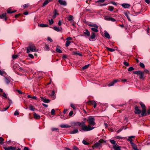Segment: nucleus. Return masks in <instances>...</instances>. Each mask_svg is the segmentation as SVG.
<instances>
[{
	"mask_svg": "<svg viewBox=\"0 0 150 150\" xmlns=\"http://www.w3.org/2000/svg\"><path fill=\"white\" fill-rule=\"evenodd\" d=\"M27 52L29 53L30 52H35L36 48L35 46L33 44L30 45L27 48Z\"/></svg>",
	"mask_w": 150,
	"mask_h": 150,
	"instance_id": "f257e3e1",
	"label": "nucleus"
},
{
	"mask_svg": "<svg viewBox=\"0 0 150 150\" xmlns=\"http://www.w3.org/2000/svg\"><path fill=\"white\" fill-rule=\"evenodd\" d=\"M88 121L89 125H91L93 126H94L96 123L95 122V119L91 116H90L88 118V119L87 120Z\"/></svg>",
	"mask_w": 150,
	"mask_h": 150,
	"instance_id": "f03ea898",
	"label": "nucleus"
},
{
	"mask_svg": "<svg viewBox=\"0 0 150 150\" xmlns=\"http://www.w3.org/2000/svg\"><path fill=\"white\" fill-rule=\"evenodd\" d=\"M89 126L90 125H88V126H83V127H81V129L79 130L80 131H89Z\"/></svg>",
	"mask_w": 150,
	"mask_h": 150,
	"instance_id": "7ed1b4c3",
	"label": "nucleus"
},
{
	"mask_svg": "<svg viewBox=\"0 0 150 150\" xmlns=\"http://www.w3.org/2000/svg\"><path fill=\"white\" fill-rule=\"evenodd\" d=\"M3 148L5 150H15L16 149V147L12 146H9L8 147H4Z\"/></svg>",
	"mask_w": 150,
	"mask_h": 150,
	"instance_id": "20e7f679",
	"label": "nucleus"
},
{
	"mask_svg": "<svg viewBox=\"0 0 150 150\" xmlns=\"http://www.w3.org/2000/svg\"><path fill=\"white\" fill-rule=\"evenodd\" d=\"M96 35L95 33L92 32L91 33V35L88 38L90 41H93V40L96 38Z\"/></svg>",
	"mask_w": 150,
	"mask_h": 150,
	"instance_id": "39448f33",
	"label": "nucleus"
},
{
	"mask_svg": "<svg viewBox=\"0 0 150 150\" xmlns=\"http://www.w3.org/2000/svg\"><path fill=\"white\" fill-rule=\"evenodd\" d=\"M83 34L85 36L87 37H89L90 35V31L88 29H85L83 32Z\"/></svg>",
	"mask_w": 150,
	"mask_h": 150,
	"instance_id": "423d86ee",
	"label": "nucleus"
},
{
	"mask_svg": "<svg viewBox=\"0 0 150 150\" xmlns=\"http://www.w3.org/2000/svg\"><path fill=\"white\" fill-rule=\"evenodd\" d=\"M135 108L134 112L135 114H139L141 112V110L138 109V107L137 105L135 106Z\"/></svg>",
	"mask_w": 150,
	"mask_h": 150,
	"instance_id": "0eeeda50",
	"label": "nucleus"
},
{
	"mask_svg": "<svg viewBox=\"0 0 150 150\" xmlns=\"http://www.w3.org/2000/svg\"><path fill=\"white\" fill-rule=\"evenodd\" d=\"M118 81V80L117 79H115L113 81H112L108 85V86H113L114 85V84Z\"/></svg>",
	"mask_w": 150,
	"mask_h": 150,
	"instance_id": "6e6552de",
	"label": "nucleus"
},
{
	"mask_svg": "<svg viewBox=\"0 0 150 150\" xmlns=\"http://www.w3.org/2000/svg\"><path fill=\"white\" fill-rule=\"evenodd\" d=\"M146 108H144L142 109V114H141V117L145 116L146 115Z\"/></svg>",
	"mask_w": 150,
	"mask_h": 150,
	"instance_id": "1a4fd4ad",
	"label": "nucleus"
},
{
	"mask_svg": "<svg viewBox=\"0 0 150 150\" xmlns=\"http://www.w3.org/2000/svg\"><path fill=\"white\" fill-rule=\"evenodd\" d=\"M135 136H131L128 137V138L127 139V140L130 142V143L131 144L132 143H133L132 141L133 139H134Z\"/></svg>",
	"mask_w": 150,
	"mask_h": 150,
	"instance_id": "9d476101",
	"label": "nucleus"
},
{
	"mask_svg": "<svg viewBox=\"0 0 150 150\" xmlns=\"http://www.w3.org/2000/svg\"><path fill=\"white\" fill-rule=\"evenodd\" d=\"M112 146L114 150H121L120 146L117 144L113 145Z\"/></svg>",
	"mask_w": 150,
	"mask_h": 150,
	"instance_id": "9b49d317",
	"label": "nucleus"
},
{
	"mask_svg": "<svg viewBox=\"0 0 150 150\" xmlns=\"http://www.w3.org/2000/svg\"><path fill=\"white\" fill-rule=\"evenodd\" d=\"M125 15L127 17L128 21H131V20L130 17V16H132V14H129V13H128L127 12L125 13Z\"/></svg>",
	"mask_w": 150,
	"mask_h": 150,
	"instance_id": "f8f14e48",
	"label": "nucleus"
},
{
	"mask_svg": "<svg viewBox=\"0 0 150 150\" xmlns=\"http://www.w3.org/2000/svg\"><path fill=\"white\" fill-rule=\"evenodd\" d=\"M59 3L61 5L64 6H66L67 5V3L65 1L62 0H58Z\"/></svg>",
	"mask_w": 150,
	"mask_h": 150,
	"instance_id": "ddd939ff",
	"label": "nucleus"
},
{
	"mask_svg": "<svg viewBox=\"0 0 150 150\" xmlns=\"http://www.w3.org/2000/svg\"><path fill=\"white\" fill-rule=\"evenodd\" d=\"M33 115L34 118L37 119H40V115L37 114L35 112H34L33 113Z\"/></svg>",
	"mask_w": 150,
	"mask_h": 150,
	"instance_id": "4468645a",
	"label": "nucleus"
},
{
	"mask_svg": "<svg viewBox=\"0 0 150 150\" xmlns=\"http://www.w3.org/2000/svg\"><path fill=\"white\" fill-rule=\"evenodd\" d=\"M98 26H96L94 27L91 28V29L93 31L95 32H98Z\"/></svg>",
	"mask_w": 150,
	"mask_h": 150,
	"instance_id": "2eb2a0df",
	"label": "nucleus"
},
{
	"mask_svg": "<svg viewBox=\"0 0 150 150\" xmlns=\"http://www.w3.org/2000/svg\"><path fill=\"white\" fill-rule=\"evenodd\" d=\"M43 45H45L44 49L45 50L48 51L50 50V48L49 45H48L45 43H43Z\"/></svg>",
	"mask_w": 150,
	"mask_h": 150,
	"instance_id": "dca6fc26",
	"label": "nucleus"
},
{
	"mask_svg": "<svg viewBox=\"0 0 150 150\" xmlns=\"http://www.w3.org/2000/svg\"><path fill=\"white\" fill-rule=\"evenodd\" d=\"M41 99L42 101L45 103H49L50 102L49 99H46L43 97H41Z\"/></svg>",
	"mask_w": 150,
	"mask_h": 150,
	"instance_id": "f3484780",
	"label": "nucleus"
},
{
	"mask_svg": "<svg viewBox=\"0 0 150 150\" xmlns=\"http://www.w3.org/2000/svg\"><path fill=\"white\" fill-rule=\"evenodd\" d=\"M54 15L52 16V17L53 18H56V16L58 15V13H57V10L56 9H54L53 12Z\"/></svg>",
	"mask_w": 150,
	"mask_h": 150,
	"instance_id": "a211bd4d",
	"label": "nucleus"
},
{
	"mask_svg": "<svg viewBox=\"0 0 150 150\" xmlns=\"http://www.w3.org/2000/svg\"><path fill=\"white\" fill-rule=\"evenodd\" d=\"M131 144L132 146V148L134 150H139L138 149L137 146L134 143H132V144Z\"/></svg>",
	"mask_w": 150,
	"mask_h": 150,
	"instance_id": "6ab92c4d",
	"label": "nucleus"
},
{
	"mask_svg": "<svg viewBox=\"0 0 150 150\" xmlns=\"http://www.w3.org/2000/svg\"><path fill=\"white\" fill-rule=\"evenodd\" d=\"M121 5L125 8H128L130 6V5L129 4L125 3L122 4Z\"/></svg>",
	"mask_w": 150,
	"mask_h": 150,
	"instance_id": "aec40b11",
	"label": "nucleus"
},
{
	"mask_svg": "<svg viewBox=\"0 0 150 150\" xmlns=\"http://www.w3.org/2000/svg\"><path fill=\"white\" fill-rule=\"evenodd\" d=\"M6 13H4L2 15H0V18H4V20L6 21L7 20V18L6 17Z\"/></svg>",
	"mask_w": 150,
	"mask_h": 150,
	"instance_id": "412c9836",
	"label": "nucleus"
},
{
	"mask_svg": "<svg viewBox=\"0 0 150 150\" xmlns=\"http://www.w3.org/2000/svg\"><path fill=\"white\" fill-rule=\"evenodd\" d=\"M6 13H4L2 15H0V18H4V20L6 21L7 20V18L6 17Z\"/></svg>",
	"mask_w": 150,
	"mask_h": 150,
	"instance_id": "4be33fe9",
	"label": "nucleus"
},
{
	"mask_svg": "<svg viewBox=\"0 0 150 150\" xmlns=\"http://www.w3.org/2000/svg\"><path fill=\"white\" fill-rule=\"evenodd\" d=\"M6 13H4L2 15H0V18H4V20L6 21L7 20V18L6 17Z\"/></svg>",
	"mask_w": 150,
	"mask_h": 150,
	"instance_id": "5701e85b",
	"label": "nucleus"
},
{
	"mask_svg": "<svg viewBox=\"0 0 150 150\" xmlns=\"http://www.w3.org/2000/svg\"><path fill=\"white\" fill-rule=\"evenodd\" d=\"M52 0H45L44 3L43 4L42 6H44L47 5L48 3L50 2Z\"/></svg>",
	"mask_w": 150,
	"mask_h": 150,
	"instance_id": "b1692460",
	"label": "nucleus"
},
{
	"mask_svg": "<svg viewBox=\"0 0 150 150\" xmlns=\"http://www.w3.org/2000/svg\"><path fill=\"white\" fill-rule=\"evenodd\" d=\"M78 132V130L77 129H76L70 132V133L71 134H74L77 133Z\"/></svg>",
	"mask_w": 150,
	"mask_h": 150,
	"instance_id": "393cba45",
	"label": "nucleus"
},
{
	"mask_svg": "<svg viewBox=\"0 0 150 150\" xmlns=\"http://www.w3.org/2000/svg\"><path fill=\"white\" fill-rule=\"evenodd\" d=\"M60 126L62 128H69L71 127L70 125H60Z\"/></svg>",
	"mask_w": 150,
	"mask_h": 150,
	"instance_id": "a878e982",
	"label": "nucleus"
},
{
	"mask_svg": "<svg viewBox=\"0 0 150 150\" xmlns=\"http://www.w3.org/2000/svg\"><path fill=\"white\" fill-rule=\"evenodd\" d=\"M53 28L54 30L57 32L60 31L62 30L61 28L60 29L59 27L56 26L54 27Z\"/></svg>",
	"mask_w": 150,
	"mask_h": 150,
	"instance_id": "bb28decb",
	"label": "nucleus"
},
{
	"mask_svg": "<svg viewBox=\"0 0 150 150\" xmlns=\"http://www.w3.org/2000/svg\"><path fill=\"white\" fill-rule=\"evenodd\" d=\"M142 72L140 71H134V74L139 75H140Z\"/></svg>",
	"mask_w": 150,
	"mask_h": 150,
	"instance_id": "cd10ccee",
	"label": "nucleus"
},
{
	"mask_svg": "<svg viewBox=\"0 0 150 150\" xmlns=\"http://www.w3.org/2000/svg\"><path fill=\"white\" fill-rule=\"evenodd\" d=\"M38 26L41 27H47L48 25L46 24L41 23L40 24H38Z\"/></svg>",
	"mask_w": 150,
	"mask_h": 150,
	"instance_id": "c85d7f7f",
	"label": "nucleus"
},
{
	"mask_svg": "<svg viewBox=\"0 0 150 150\" xmlns=\"http://www.w3.org/2000/svg\"><path fill=\"white\" fill-rule=\"evenodd\" d=\"M29 108L30 110H32L33 111H34L35 109V108H34L33 106L32 105H29Z\"/></svg>",
	"mask_w": 150,
	"mask_h": 150,
	"instance_id": "c756f323",
	"label": "nucleus"
},
{
	"mask_svg": "<svg viewBox=\"0 0 150 150\" xmlns=\"http://www.w3.org/2000/svg\"><path fill=\"white\" fill-rule=\"evenodd\" d=\"M104 36L106 38L109 39L110 38V36L109 34L107 32H106L104 33Z\"/></svg>",
	"mask_w": 150,
	"mask_h": 150,
	"instance_id": "7c9ffc66",
	"label": "nucleus"
},
{
	"mask_svg": "<svg viewBox=\"0 0 150 150\" xmlns=\"http://www.w3.org/2000/svg\"><path fill=\"white\" fill-rule=\"evenodd\" d=\"M114 8L112 6H109L108 7V10L110 11H112L113 10Z\"/></svg>",
	"mask_w": 150,
	"mask_h": 150,
	"instance_id": "2f4dec72",
	"label": "nucleus"
},
{
	"mask_svg": "<svg viewBox=\"0 0 150 150\" xmlns=\"http://www.w3.org/2000/svg\"><path fill=\"white\" fill-rule=\"evenodd\" d=\"M106 48L110 52H113L115 50L114 49L108 47H106Z\"/></svg>",
	"mask_w": 150,
	"mask_h": 150,
	"instance_id": "473e14b6",
	"label": "nucleus"
},
{
	"mask_svg": "<svg viewBox=\"0 0 150 150\" xmlns=\"http://www.w3.org/2000/svg\"><path fill=\"white\" fill-rule=\"evenodd\" d=\"M71 42L68 40H67L65 43V46L66 47H68L70 44Z\"/></svg>",
	"mask_w": 150,
	"mask_h": 150,
	"instance_id": "72a5a7b5",
	"label": "nucleus"
},
{
	"mask_svg": "<svg viewBox=\"0 0 150 150\" xmlns=\"http://www.w3.org/2000/svg\"><path fill=\"white\" fill-rule=\"evenodd\" d=\"M73 17L71 15H69L68 17V20L69 21H71L73 19Z\"/></svg>",
	"mask_w": 150,
	"mask_h": 150,
	"instance_id": "f704fd0d",
	"label": "nucleus"
},
{
	"mask_svg": "<svg viewBox=\"0 0 150 150\" xmlns=\"http://www.w3.org/2000/svg\"><path fill=\"white\" fill-rule=\"evenodd\" d=\"M110 142L111 144H113V145L117 144H116L115 141L114 140H110Z\"/></svg>",
	"mask_w": 150,
	"mask_h": 150,
	"instance_id": "c9c22d12",
	"label": "nucleus"
},
{
	"mask_svg": "<svg viewBox=\"0 0 150 150\" xmlns=\"http://www.w3.org/2000/svg\"><path fill=\"white\" fill-rule=\"evenodd\" d=\"M4 139L2 137H0V144H3Z\"/></svg>",
	"mask_w": 150,
	"mask_h": 150,
	"instance_id": "e433bc0d",
	"label": "nucleus"
},
{
	"mask_svg": "<svg viewBox=\"0 0 150 150\" xmlns=\"http://www.w3.org/2000/svg\"><path fill=\"white\" fill-rule=\"evenodd\" d=\"M82 143L84 144L85 145H88L89 144V143L85 140L83 141Z\"/></svg>",
	"mask_w": 150,
	"mask_h": 150,
	"instance_id": "4c0bfd02",
	"label": "nucleus"
},
{
	"mask_svg": "<svg viewBox=\"0 0 150 150\" xmlns=\"http://www.w3.org/2000/svg\"><path fill=\"white\" fill-rule=\"evenodd\" d=\"M89 66V64H88L86 65H85L84 67H83V69H87Z\"/></svg>",
	"mask_w": 150,
	"mask_h": 150,
	"instance_id": "58836bf2",
	"label": "nucleus"
},
{
	"mask_svg": "<svg viewBox=\"0 0 150 150\" xmlns=\"http://www.w3.org/2000/svg\"><path fill=\"white\" fill-rule=\"evenodd\" d=\"M49 23L50 25H51L53 23L54 21L52 19H51L50 20H49Z\"/></svg>",
	"mask_w": 150,
	"mask_h": 150,
	"instance_id": "ea45409f",
	"label": "nucleus"
},
{
	"mask_svg": "<svg viewBox=\"0 0 150 150\" xmlns=\"http://www.w3.org/2000/svg\"><path fill=\"white\" fill-rule=\"evenodd\" d=\"M88 25L90 26L93 27V28L97 26L96 24H89Z\"/></svg>",
	"mask_w": 150,
	"mask_h": 150,
	"instance_id": "a19ab883",
	"label": "nucleus"
},
{
	"mask_svg": "<svg viewBox=\"0 0 150 150\" xmlns=\"http://www.w3.org/2000/svg\"><path fill=\"white\" fill-rule=\"evenodd\" d=\"M56 51L58 52L59 53H62V50L59 49L57 48L56 49Z\"/></svg>",
	"mask_w": 150,
	"mask_h": 150,
	"instance_id": "79ce46f5",
	"label": "nucleus"
},
{
	"mask_svg": "<svg viewBox=\"0 0 150 150\" xmlns=\"http://www.w3.org/2000/svg\"><path fill=\"white\" fill-rule=\"evenodd\" d=\"M18 55H12V57L13 59H16L18 57Z\"/></svg>",
	"mask_w": 150,
	"mask_h": 150,
	"instance_id": "37998d69",
	"label": "nucleus"
},
{
	"mask_svg": "<svg viewBox=\"0 0 150 150\" xmlns=\"http://www.w3.org/2000/svg\"><path fill=\"white\" fill-rule=\"evenodd\" d=\"M140 66L142 68H144L145 67V66L144 64L141 62L140 63Z\"/></svg>",
	"mask_w": 150,
	"mask_h": 150,
	"instance_id": "c03bdc74",
	"label": "nucleus"
},
{
	"mask_svg": "<svg viewBox=\"0 0 150 150\" xmlns=\"http://www.w3.org/2000/svg\"><path fill=\"white\" fill-rule=\"evenodd\" d=\"M100 145V143H97L94 144V147H97L99 146Z\"/></svg>",
	"mask_w": 150,
	"mask_h": 150,
	"instance_id": "a18cd8bd",
	"label": "nucleus"
},
{
	"mask_svg": "<svg viewBox=\"0 0 150 150\" xmlns=\"http://www.w3.org/2000/svg\"><path fill=\"white\" fill-rule=\"evenodd\" d=\"M140 105L141 106V107L143 108H146L145 105L143 104L142 103H140Z\"/></svg>",
	"mask_w": 150,
	"mask_h": 150,
	"instance_id": "49530a36",
	"label": "nucleus"
},
{
	"mask_svg": "<svg viewBox=\"0 0 150 150\" xmlns=\"http://www.w3.org/2000/svg\"><path fill=\"white\" fill-rule=\"evenodd\" d=\"M51 112L52 115H54L55 113V111L54 110V109H52Z\"/></svg>",
	"mask_w": 150,
	"mask_h": 150,
	"instance_id": "de8ad7c7",
	"label": "nucleus"
},
{
	"mask_svg": "<svg viewBox=\"0 0 150 150\" xmlns=\"http://www.w3.org/2000/svg\"><path fill=\"white\" fill-rule=\"evenodd\" d=\"M92 103L93 104L94 108H96V103L95 101H93L92 102Z\"/></svg>",
	"mask_w": 150,
	"mask_h": 150,
	"instance_id": "09e8293b",
	"label": "nucleus"
},
{
	"mask_svg": "<svg viewBox=\"0 0 150 150\" xmlns=\"http://www.w3.org/2000/svg\"><path fill=\"white\" fill-rule=\"evenodd\" d=\"M9 106H8L6 108H3V110H1V111H5L6 110H7L9 108Z\"/></svg>",
	"mask_w": 150,
	"mask_h": 150,
	"instance_id": "8fccbe9b",
	"label": "nucleus"
},
{
	"mask_svg": "<svg viewBox=\"0 0 150 150\" xmlns=\"http://www.w3.org/2000/svg\"><path fill=\"white\" fill-rule=\"evenodd\" d=\"M144 74L143 72L140 75L139 78L140 79H142L143 78Z\"/></svg>",
	"mask_w": 150,
	"mask_h": 150,
	"instance_id": "3c124183",
	"label": "nucleus"
},
{
	"mask_svg": "<svg viewBox=\"0 0 150 150\" xmlns=\"http://www.w3.org/2000/svg\"><path fill=\"white\" fill-rule=\"evenodd\" d=\"M75 125L79 126H81V122H77L75 123Z\"/></svg>",
	"mask_w": 150,
	"mask_h": 150,
	"instance_id": "603ef678",
	"label": "nucleus"
},
{
	"mask_svg": "<svg viewBox=\"0 0 150 150\" xmlns=\"http://www.w3.org/2000/svg\"><path fill=\"white\" fill-rule=\"evenodd\" d=\"M134 69V68L133 67H130L128 69V71H131L133 70Z\"/></svg>",
	"mask_w": 150,
	"mask_h": 150,
	"instance_id": "864d4df0",
	"label": "nucleus"
},
{
	"mask_svg": "<svg viewBox=\"0 0 150 150\" xmlns=\"http://www.w3.org/2000/svg\"><path fill=\"white\" fill-rule=\"evenodd\" d=\"M14 91H17L19 93V94H23V92H22L21 91H20V90H14Z\"/></svg>",
	"mask_w": 150,
	"mask_h": 150,
	"instance_id": "5fc2aeb1",
	"label": "nucleus"
},
{
	"mask_svg": "<svg viewBox=\"0 0 150 150\" xmlns=\"http://www.w3.org/2000/svg\"><path fill=\"white\" fill-rule=\"evenodd\" d=\"M105 1V0H99L97 1L96 2V3H99V2H101V3H103Z\"/></svg>",
	"mask_w": 150,
	"mask_h": 150,
	"instance_id": "6e6d98bb",
	"label": "nucleus"
},
{
	"mask_svg": "<svg viewBox=\"0 0 150 150\" xmlns=\"http://www.w3.org/2000/svg\"><path fill=\"white\" fill-rule=\"evenodd\" d=\"M81 127H83V126H85V122H81Z\"/></svg>",
	"mask_w": 150,
	"mask_h": 150,
	"instance_id": "4d7b16f0",
	"label": "nucleus"
},
{
	"mask_svg": "<svg viewBox=\"0 0 150 150\" xmlns=\"http://www.w3.org/2000/svg\"><path fill=\"white\" fill-rule=\"evenodd\" d=\"M110 3L115 6H116L117 5V3L115 2L111 1L110 2Z\"/></svg>",
	"mask_w": 150,
	"mask_h": 150,
	"instance_id": "13d9d810",
	"label": "nucleus"
},
{
	"mask_svg": "<svg viewBox=\"0 0 150 150\" xmlns=\"http://www.w3.org/2000/svg\"><path fill=\"white\" fill-rule=\"evenodd\" d=\"M124 64L126 66H128L129 65V64L128 63L126 62H124Z\"/></svg>",
	"mask_w": 150,
	"mask_h": 150,
	"instance_id": "bf43d9fd",
	"label": "nucleus"
},
{
	"mask_svg": "<svg viewBox=\"0 0 150 150\" xmlns=\"http://www.w3.org/2000/svg\"><path fill=\"white\" fill-rule=\"evenodd\" d=\"M5 82L7 84H8L10 83L9 80L6 78L5 79Z\"/></svg>",
	"mask_w": 150,
	"mask_h": 150,
	"instance_id": "052dcab7",
	"label": "nucleus"
},
{
	"mask_svg": "<svg viewBox=\"0 0 150 150\" xmlns=\"http://www.w3.org/2000/svg\"><path fill=\"white\" fill-rule=\"evenodd\" d=\"M110 21L112 22H114L115 21V19L112 17H110Z\"/></svg>",
	"mask_w": 150,
	"mask_h": 150,
	"instance_id": "680f3d73",
	"label": "nucleus"
},
{
	"mask_svg": "<svg viewBox=\"0 0 150 150\" xmlns=\"http://www.w3.org/2000/svg\"><path fill=\"white\" fill-rule=\"evenodd\" d=\"M19 114V113L18 111L17 110H16L14 113V115H18Z\"/></svg>",
	"mask_w": 150,
	"mask_h": 150,
	"instance_id": "e2e57ef3",
	"label": "nucleus"
},
{
	"mask_svg": "<svg viewBox=\"0 0 150 150\" xmlns=\"http://www.w3.org/2000/svg\"><path fill=\"white\" fill-rule=\"evenodd\" d=\"M86 11H89V12H90V13H93V10H92L91 9H86Z\"/></svg>",
	"mask_w": 150,
	"mask_h": 150,
	"instance_id": "0e129e2a",
	"label": "nucleus"
},
{
	"mask_svg": "<svg viewBox=\"0 0 150 150\" xmlns=\"http://www.w3.org/2000/svg\"><path fill=\"white\" fill-rule=\"evenodd\" d=\"M73 149L74 150H79L78 148L76 146H73Z\"/></svg>",
	"mask_w": 150,
	"mask_h": 150,
	"instance_id": "69168bd1",
	"label": "nucleus"
},
{
	"mask_svg": "<svg viewBox=\"0 0 150 150\" xmlns=\"http://www.w3.org/2000/svg\"><path fill=\"white\" fill-rule=\"evenodd\" d=\"M71 108H72L74 109H76V107L74 106V105L73 104H71Z\"/></svg>",
	"mask_w": 150,
	"mask_h": 150,
	"instance_id": "338daca9",
	"label": "nucleus"
},
{
	"mask_svg": "<svg viewBox=\"0 0 150 150\" xmlns=\"http://www.w3.org/2000/svg\"><path fill=\"white\" fill-rule=\"evenodd\" d=\"M147 114L148 115L150 114V108L149 107L147 110Z\"/></svg>",
	"mask_w": 150,
	"mask_h": 150,
	"instance_id": "774afa93",
	"label": "nucleus"
}]
</instances>
